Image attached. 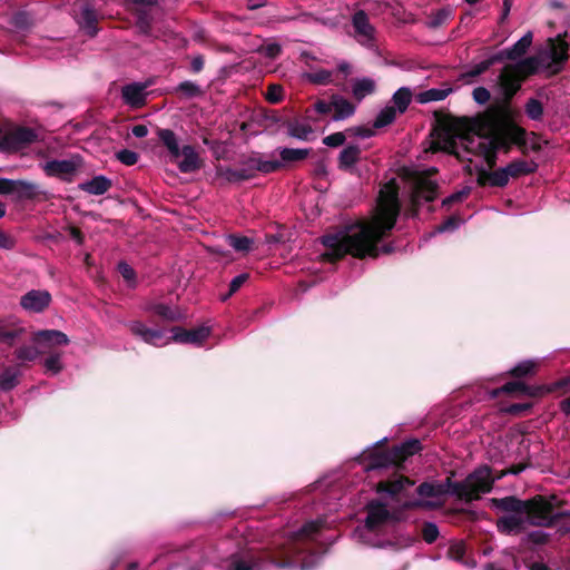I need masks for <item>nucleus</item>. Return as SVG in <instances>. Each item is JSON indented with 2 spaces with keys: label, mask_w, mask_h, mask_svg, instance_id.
<instances>
[{
  "label": "nucleus",
  "mask_w": 570,
  "mask_h": 570,
  "mask_svg": "<svg viewBox=\"0 0 570 570\" xmlns=\"http://www.w3.org/2000/svg\"><path fill=\"white\" fill-rule=\"evenodd\" d=\"M550 535L541 530L529 532L521 539V546L528 548L530 544L543 546L548 543Z\"/></svg>",
  "instance_id": "51"
},
{
  "label": "nucleus",
  "mask_w": 570,
  "mask_h": 570,
  "mask_svg": "<svg viewBox=\"0 0 570 570\" xmlns=\"http://www.w3.org/2000/svg\"><path fill=\"white\" fill-rule=\"evenodd\" d=\"M549 394V389L547 384L541 385H525V392L524 395L533 399H541Z\"/></svg>",
  "instance_id": "63"
},
{
  "label": "nucleus",
  "mask_w": 570,
  "mask_h": 570,
  "mask_svg": "<svg viewBox=\"0 0 570 570\" xmlns=\"http://www.w3.org/2000/svg\"><path fill=\"white\" fill-rule=\"evenodd\" d=\"M181 160H175L179 170L184 174H189L197 171L202 168L203 161L200 160L198 154L195 151L194 147L190 145H185L180 149Z\"/></svg>",
  "instance_id": "22"
},
{
  "label": "nucleus",
  "mask_w": 570,
  "mask_h": 570,
  "mask_svg": "<svg viewBox=\"0 0 570 570\" xmlns=\"http://www.w3.org/2000/svg\"><path fill=\"white\" fill-rule=\"evenodd\" d=\"M16 357L20 361H33L39 354H42L36 344L33 346H21L14 352Z\"/></svg>",
  "instance_id": "56"
},
{
  "label": "nucleus",
  "mask_w": 570,
  "mask_h": 570,
  "mask_svg": "<svg viewBox=\"0 0 570 570\" xmlns=\"http://www.w3.org/2000/svg\"><path fill=\"white\" fill-rule=\"evenodd\" d=\"M21 373L17 365L7 366L0 373V389L11 391L19 384Z\"/></svg>",
  "instance_id": "38"
},
{
  "label": "nucleus",
  "mask_w": 570,
  "mask_h": 570,
  "mask_svg": "<svg viewBox=\"0 0 570 570\" xmlns=\"http://www.w3.org/2000/svg\"><path fill=\"white\" fill-rule=\"evenodd\" d=\"M32 342L38 346L41 353H51L56 347L67 345L69 343L68 336L56 330H42L33 333Z\"/></svg>",
  "instance_id": "11"
},
{
  "label": "nucleus",
  "mask_w": 570,
  "mask_h": 570,
  "mask_svg": "<svg viewBox=\"0 0 570 570\" xmlns=\"http://www.w3.org/2000/svg\"><path fill=\"white\" fill-rule=\"evenodd\" d=\"M147 86L140 82H132L121 88V97L124 101L132 108H140L146 104Z\"/></svg>",
  "instance_id": "19"
},
{
  "label": "nucleus",
  "mask_w": 570,
  "mask_h": 570,
  "mask_svg": "<svg viewBox=\"0 0 570 570\" xmlns=\"http://www.w3.org/2000/svg\"><path fill=\"white\" fill-rule=\"evenodd\" d=\"M421 534L423 540L431 544L438 540L440 532L438 525L434 522L426 521L422 524Z\"/></svg>",
  "instance_id": "55"
},
{
  "label": "nucleus",
  "mask_w": 570,
  "mask_h": 570,
  "mask_svg": "<svg viewBox=\"0 0 570 570\" xmlns=\"http://www.w3.org/2000/svg\"><path fill=\"white\" fill-rule=\"evenodd\" d=\"M240 167L238 168H219L218 175L224 177L228 183H242L256 177L255 159L254 156H249L239 161Z\"/></svg>",
  "instance_id": "12"
},
{
  "label": "nucleus",
  "mask_w": 570,
  "mask_h": 570,
  "mask_svg": "<svg viewBox=\"0 0 570 570\" xmlns=\"http://www.w3.org/2000/svg\"><path fill=\"white\" fill-rule=\"evenodd\" d=\"M549 42L551 43L549 52L551 62H548L544 67L551 69V75H558L569 59L568 43L561 41L559 45H556L552 39H549Z\"/></svg>",
  "instance_id": "18"
},
{
  "label": "nucleus",
  "mask_w": 570,
  "mask_h": 570,
  "mask_svg": "<svg viewBox=\"0 0 570 570\" xmlns=\"http://www.w3.org/2000/svg\"><path fill=\"white\" fill-rule=\"evenodd\" d=\"M173 92L179 95L183 99H194L204 96L202 87L191 80L181 81L174 88Z\"/></svg>",
  "instance_id": "39"
},
{
  "label": "nucleus",
  "mask_w": 570,
  "mask_h": 570,
  "mask_svg": "<svg viewBox=\"0 0 570 570\" xmlns=\"http://www.w3.org/2000/svg\"><path fill=\"white\" fill-rule=\"evenodd\" d=\"M539 371V362L534 360H524L513 366L507 375L514 379L533 377Z\"/></svg>",
  "instance_id": "35"
},
{
  "label": "nucleus",
  "mask_w": 570,
  "mask_h": 570,
  "mask_svg": "<svg viewBox=\"0 0 570 570\" xmlns=\"http://www.w3.org/2000/svg\"><path fill=\"white\" fill-rule=\"evenodd\" d=\"M255 159L256 173L271 174L278 171L284 168V163L281 160H263L258 157V154L253 155Z\"/></svg>",
  "instance_id": "48"
},
{
  "label": "nucleus",
  "mask_w": 570,
  "mask_h": 570,
  "mask_svg": "<svg viewBox=\"0 0 570 570\" xmlns=\"http://www.w3.org/2000/svg\"><path fill=\"white\" fill-rule=\"evenodd\" d=\"M136 16V28L140 35L144 36H150L151 29H153V17L151 14L145 10V9H136L135 10Z\"/></svg>",
  "instance_id": "41"
},
{
  "label": "nucleus",
  "mask_w": 570,
  "mask_h": 570,
  "mask_svg": "<svg viewBox=\"0 0 570 570\" xmlns=\"http://www.w3.org/2000/svg\"><path fill=\"white\" fill-rule=\"evenodd\" d=\"M299 549L296 544H291L283 551L282 557L266 552L262 557L249 554L246 557L234 556L228 564L227 570H262V560L268 561L277 568H291L296 566Z\"/></svg>",
  "instance_id": "6"
},
{
  "label": "nucleus",
  "mask_w": 570,
  "mask_h": 570,
  "mask_svg": "<svg viewBox=\"0 0 570 570\" xmlns=\"http://www.w3.org/2000/svg\"><path fill=\"white\" fill-rule=\"evenodd\" d=\"M362 150L360 146L350 144L344 147L337 158L338 169L350 171L361 159Z\"/></svg>",
  "instance_id": "27"
},
{
  "label": "nucleus",
  "mask_w": 570,
  "mask_h": 570,
  "mask_svg": "<svg viewBox=\"0 0 570 570\" xmlns=\"http://www.w3.org/2000/svg\"><path fill=\"white\" fill-rule=\"evenodd\" d=\"M248 278H249L248 273H242V274L235 276L229 283L228 292L222 296V301L225 302L229 297H232L248 281Z\"/></svg>",
  "instance_id": "54"
},
{
  "label": "nucleus",
  "mask_w": 570,
  "mask_h": 570,
  "mask_svg": "<svg viewBox=\"0 0 570 570\" xmlns=\"http://www.w3.org/2000/svg\"><path fill=\"white\" fill-rule=\"evenodd\" d=\"M157 136L159 141L167 148L171 160H178L180 158V148L176 134L171 129L158 128Z\"/></svg>",
  "instance_id": "31"
},
{
  "label": "nucleus",
  "mask_w": 570,
  "mask_h": 570,
  "mask_svg": "<svg viewBox=\"0 0 570 570\" xmlns=\"http://www.w3.org/2000/svg\"><path fill=\"white\" fill-rule=\"evenodd\" d=\"M454 14V9L451 7H443L429 17L428 26L431 29H438L444 26Z\"/></svg>",
  "instance_id": "40"
},
{
  "label": "nucleus",
  "mask_w": 570,
  "mask_h": 570,
  "mask_svg": "<svg viewBox=\"0 0 570 570\" xmlns=\"http://www.w3.org/2000/svg\"><path fill=\"white\" fill-rule=\"evenodd\" d=\"M117 269H118L119 274L122 276V278L127 282L128 286L135 287V285H136L135 269L124 261L118 263Z\"/></svg>",
  "instance_id": "57"
},
{
  "label": "nucleus",
  "mask_w": 570,
  "mask_h": 570,
  "mask_svg": "<svg viewBox=\"0 0 570 570\" xmlns=\"http://www.w3.org/2000/svg\"><path fill=\"white\" fill-rule=\"evenodd\" d=\"M541 63V59L538 56H531L515 63H508V70L515 71L525 81L538 72Z\"/></svg>",
  "instance_id": "24"
},
{
  "label": "nucleus",
  "mask_w": 570,
  "mask_h": 570,
  "mask_svg": "<svg viewBox=\"0 0 570 570\" xmlns=\"http://www.w3.org/2000/svg\"><path fill=\"white\" fill-rule=\"evenodd\" d=\"M138 158V154L129 149H121L117 153V159L126 166H132L137 164Z\"/></svg>",
  "instance_id": "64"
},
{
  "label": "nucleus",
  "mask_w": 570,
  "mask_h": 570,
  "mask_svg": "<svg viewBox=\"0 0 570 570\" xmlns=\"http://www.w3.org/2000/svg\"><path fill=\"white\" fill-rule=\"evenodd\" d=\"M422 443L419 439H407L390 449L372 451L363 456L365 471H375L387 468H403L409 458L422 451Z\"/></svg>",
  "instance_id": "5"
},
{
  "label": "nucleus",
  "mask_w": 570,
  "mask_h": 570,
  "mask_svg": "<svg viewBox=\"0 0 570 570\" xmlns=\"http://www.w3.org/2000/svg\"><path fill=\"white\" fill-rule=\"evenodd\" d=\"M128 328L132 335L140 337L148 344L157 345V342L164 337L161 331L149 328L140 321L129 322Z\"/></svg>",
  "instance_id": "26"
},
{
  "label": "nucleus",
  "mask_w": 570,
  "mask_h": 570,
  "mask_svg": "<svg viewBox=\"0 0 570 570\" xmlns=\"http://www.w3.org/2000/svg\"><path fill=\"white\" fill-rule=\"evenodd\" d=\"M16 200H38V199H47L48 193L42 188L41 185L23 179L16 180Z\"/></svg>",
  "instance_id": "15"
},
{
  "label": "nucleus",
  "mask_w": 570,
  "mask_h": 570,
  "mask_svg": "<svg viewBox=\"0 0 570 570\" xmlns=\"http://www.w3.org/2000/svg\"><path fill=\"white\" fill-rule=\"evenodd\" d=\"M365 510L367 515L365 518L364 525L368 531L377 530L392 518L386 504L379 500H371L365 505Z\"/></svg>",
  "instance_id": "13"
},
{
  "label": "nucleus",
  "mask_w": 570,
  "mask_h": 570,
  "mask_svg": "<svg viewBox=\"0 0 570 570\" xmlns=\"http://www.w3.org/2000/svg\"><path fill=\"white\" fill-rule=\"evenodd\" d=\"M454 472L445 479L444 482H422L415 492L419 499H434L446 494L455 495L459 500L471 502L480 499L481 493H489L494 480L491 476V469L488 465L480 466L471 472L463 481L454 482L452 480Z\"/></svg>",
  "instance_id": "3"
},
{
  "label": "nucleus",
  "mask_w": 570,
  "mask_h": 570,
  "mask_svg": "<svg viewBox=\"0 0 570 570\" xmlns=\"http://www.w3.org/2000/svg\"><path fill=\"white\" fill-rule=\"evenodd\" d=\"M476 183L480 187H505L510 179L505 167L495 169L493 171H488L483 167H480L476 169Z\"/></svg>",
  "instance_id": "17"
},
{
  "label": "nucleus",
  "mask_w": 570,
  "mask_h": 570,
  "mask_svg": "<svg viewBox=\"0 0 570 570\" xmlns=\"http://www.w3.org/2000/svg\"><path fill=\"white\" fill-rule=\"evenodd\" d=\"M524 514H507L498 519L497 525L501 533L518 534L525 529Z\"/></svg>",
  "instance_id": "23"
},
{
  "label": "nucleus",
  "mask_w": 570,
  "mask_h": 570,
  "mask_svg": "<svg viewBox=\"0 0 570 570\" xmlns=\"http://www.w3.org/2000/svg\"><path fill=\"white\" fill-rule=\"evenodd\" d=\"M549 389V394L556 393L559 395H563L568 393L570 386V376H563L550 384H547Z\"/></svg>",
  "instance_id": "60"
},
{
  "label": "nucleus",
  "mask_w": 570,
  "mask_h": 570,
  "mask_svg": "<svg viewBox=\"0 0 570 570\" xmlns=\"http://www.w3.org/2000/svg\"><path fill=\"white\" fill-rule=\"evenodd\" d=\"M112 186V181L104 175H98L92 177L89 180L80 183L78 185V189L86 191L90 195H104L107 193Z\"/></svg>",
  "instance_id": "28"
},
{
  "label": "nucleus",
  "mask_w": 570,
  "mask_h": 570,
  "mask_svg": "<svg viewBox=\"0 0 570 570\" xmlns=\"http://www.w3.org/2000/svg\"><path fill=\"white\" fill-rule=\"evenodd\" d=\"M51 294L45 289H31L20 297V305L29 313H42L51 303Z\"/></svg>",
  "instance_id": "14"
},
{
  "label": "nucleus",
  "mask_w": 570,
  "mask_h": 570,
  "mask_svg": "<svg viewBox=\"0 0 570 570\" xmlns=\"http://www.w3.org/2000/svg\"><path fill=\"white\" fill-rule=\"evenodd\" d=\"M413 175L411 205L416 214L422 200L431 203L436 198L439 186L435 181L430 180L425 173H414Z\"/></svg>",
  "instance_id": "8"
},
{
  "label": "nucleus",
  "mask_w": 570,
  "mask_h": 570,
  "mask_svg": "<svg viewBox=\"0 0 570 570\" xmlns=\"http://www.w3.org/2000/svg\"><path fill=\"white\" fill-rule=\"evenodd\" d=\"M173 341L181 344H196L200 345L210 334L208 327L200 326L193 330H185L183 327H173Z\"/></svg>",
  "instance_id": "16"
},
{
  "label": "nucleus",
  "mask_w": 570,
  "mask_h": 570,
  "mask_svg": "<svg viewBox=\"0 0 570 570\" xmlns=\"http://www.w3.org/2000/svg\"><path fill=\"white\" fill-rule=\"evenodd\" d=\"M312 148H279L281 161L284 163V168L294 163L305 160L311 155Z\"/></svg>",
  "instance_id": "34"
},
{
  "label": "nucleus",
  "mask_w": 570,
  "mask_h": 570,
  "mask_svg": "<svg viewBox=\"0 0 570 570\" xmlns=\"http://www.w3.org/2000/svg\"><path fill=\"white\" fill-rule=\"evenodd\" d=\"M47 176L58 177L63 181H71V159L50 160L43 167Z\"/></svg>",
  "instance_id": "29"
},
{
  "label": "nucleus",
  "mask_w": 570,
  "mask_h": 570,
  "mask_svg": "<svg viewBox=\"0 0 570 570\" xmlns=\"http://www.w3.org/2000/svg\"><path fill=\"white\" fill-rule=\"evenodd\" d=\"M533 35L531 31H528L522 38H520L513 46L510 48H505L499 52L497 56H500L503 60L514 61L521 57H523L529 48L532 45Z\"/></svg>",
  "instance_id": "20"
},
{
  "label": "nucleus",
  "mask_w": 570,
  "mask_h": 570,
  "mask_svg": "<svg viewBox=\"0 0 570 570\" xmlns=\"http://www.w3.org/2000/svg\"><path fill=\"white\" fill-rule=\"evenodd\" d=\"M475 154L483 156L490 169H493L497 166L498 151L489 141H480L476 145Z\"/></svg>",
  "instance_id": "44"
},
{
  "label": "nucleus",
  "mask_w": 570,
  "mask_h": 570,
  "mask_svg": "<svg viewBox=\"0 0 570 570\" xmlns=\"http://www.w3.org/2000/svg\"><path fill=\"white\" fill-rule=\"evenodd\" d=\"M98 13L88 3L82 7L80 18L78 20L79 29L88 37L94 38L98 31Z\"/></svg>",
  "instance_id": "21"
},
{
  "label": "nucleus",
  "mask_w": 570,
  "mask_h": 570,
  "mask_svg": "<svg viewBox=\"0 0 570 570\" xmlns=\"http://www.w3.org/2000/svg\"><path fill=\"white\" fill-rule=\"evenodd\" d=\"M509 177L519 178L537 171L538 164L533 160L514 159L505 166Z\"/></svg>",
  "instance_id": "32"
},
{
  "label": "nucleus",
  "mask_w": 570,
  "mask_h": 570,
  "mask_svg": "<svg viewBox=\"0 0 570 570\" xmlns=\"http://www.w3.org/2000/svg\"><path fill=\"white\" fill-rule=\"evenodd\" d=\"M351 82L352 96L357 102H361L365 97L371 96L376 91V82L370 77L355 78L352 79Z\"/></svg>",
  "instance_id": "30"
},
{
  "label": "nucleus",
  "mask_w": 570,
  "mask_h": 570,
  "mask_svg": "<svg viewBox=\"0 0 570 570\" xmlns=\"http://www.w3.org/2000/svg\"><path fill=\"white\" fill-rule=\"evenodd\" d=\"M23 333L22 328H8L0 326V343L7 346H13Z\"/></svg>",
  "instance_id": "52"
},
{
  "label": "nucleus",
  "mask_w": 570,
  "mask_h": 570,
  "mask_svg": "<svg viewBox=\"0 0 570 570\" xmlns=\"http://www.w3.org/2000/svg\"><path fill=\"white\" fill-rule=\"evenodd\" d=\"M306 79L314 85H328L332 82V72L326 69H318L306 73Z\"/></svg>",
  "instance_id": "53"
},
{
  "label": "nucleus",
  "mask_w": 570,
  "mask_h": 570,
  "mask_svg": "<svg viewBox=\"0 0 570 570\" xmlns=\"http://www.w3.org/2000/svg\"><path fill=\"white\" fill-rule=\"evenodd\" d=\"M356 107L345 97L333 94L332 95V119L335 121L345 120L355 114Z\"/></svg>",
  "instance_id": "25"
},
{
  "label": "nucleus",
  "mask_w": 570,
  "mask_h": 570,
  "mask_svg": "<svg viewBox=\"0 0 570 570\" xmlns=\"http://www.w3.org/2000/svg\"><path fill=\"white\" fill-rule=\"evenodd\" d=\"M412 100V92L409 88L402 87L397 89L393 97L392 101L394 104V107L396 108V112L404 114L411 104Z\"/></svg>",
  "instance_id": "45"
},
{
  "label": "nucleus",
  "mask_w": 570,
  "mask_h": 570,
  "mask_svg": "<svg viewBox=\"0 0 570 570\" xmlns=\"http://www.w3.org/2000/svg\"><path fill=\"white\" fill-rule=\"evenodd\" d=\"M227 243L236 252L248 253L253 248L254 240L247 236L230 234L227 236Z\"/></svg>",
  "instance_id": "47"
},
{
  "label": "nucleus",
  "mask_w": 570,
  "mask_h": 570,
  "mask_svg": "<svg viewBox=\"0 0 570 570\" xmlns=\"http://www.w3.org/2000/svg\"><path fill=\"white\" fill-rule=\"evenodd\" d=\"M38 138L37 132L29 127H19L0 139V153H14L32 144Z\"/></svg>",
  "instance_id": "10"
},
{
  "label": "nucleus",
  "mask_w": 570,
  "mask_h": 570,
  "mask_svg": "<svg viewBox=\"0 0 570 570\" xmlns=\"http://www.w3.org/2000/svg\"><path fill=\"white\" fill-rule=\"evenodd\" d=\"M502 62V58L500 56H497V53L492 55L488 59H484L483 61L474 65L472 68H470L465 73L464 77L469 78H475L485 71H488L493 65Z\"/></svg>",
  "instance_id": "43"
},
{
  "label": "nucleus",
  "mask_w": 570,
  "mask_h": 570,
  "mask_svg": "<svg viewBox=\"0 0 570 570\" xmlns=\"http://www.w3.org/2000/svg\"><path fill=\"white\" fill-rule=\"evenodd\" d=\"M396 108L394 106H386L375 117L373 127L375 129H381L393 124L396 119Z\"/></svg>",
  "instance_id": "46"
},
{
  "label": "nucleus",
  "mask_w": 570,
  "mask_h": 570,
  "mask_svg": "<svg viewBox=\"0 0 570 570\" xmlns=\"http://www.w3.org/2000/svg\"><path fill=\"white\" fill-rule=\"evenodd\" d=\"M493 505L511 514H523L525 500L510 495L501 499H492Z\"/></svg>",
  "instance_id": "33"
},
{
  "label": "nucleus",
  "mask_w": 570,
  "mask_h": 570,
  "mask_svg": "<svg viewBox=\"0 0 570 570\" xmlns=\"http://www.w3.org/2000/svg\"><path fill=\"white\" fill-rule=\"evenodd\" d=\"M400 210L399 186L395 179H391L380 190L377 213L370 222L322 237V244L326 248L322 254L323 261L336 263L346 255L358 259L377 258L376 245L395 227Z\"/></svg>",
  "instance_id": "1"
},
{
  "label": "nucleus",
  "mask_w": 570,
  "mask_h": 570,
  "mask_svg": "<svg viewBox=\"0 0 570 570\" xmlns=\"http://www.w3.org/2000/svg\"><path fill=\"white\" fill-rule=\"evenodd\" d=\"M284 89L278 83H271L267 87L265 99L271 104H278L284 98Z\"/></svg>",
  "instance_id": "58"
},
{
  "label": "nucleus",
  "mask_w": 570,
  "mask_h": 570,
  "mask_svg": "<svg viewBox=\"0 0 570 570\" xmlns=\"http://www.w3.org/2000/svg\"><path fill=\"white\" fill-rule=\"evenodd\" d=\"M452 92V88L439 89L431 88L425 91H422L417 95L416 100L420 104H428L431 101H440L445 99Z\"/></svg>",
  "instance_id": "42"
},
{
  "label": "nucleus",
  "mask_w": 570,
  "mask_h": 570,
  "mask_svg": "<svg viewBox=\"0 0 570 570\" xmlns=\"http://www.w3.org/2000/svg\"><path fill=\"white\" fill-rule=\"evenodd\" d=\"M283 126L287 129V135L301 140H307L313 132L311 125L301 124L297 119H285Z\"/></svg>",
  "instance_id": "37"
},
{
  "label": "nucleus",
  "mask_w": 570,
  "mask_h": 570,
  "mask_svg": "<svg viewBox=\"0 0 570 570\" xmlns=\"http://www.w3.org/2000/svg\"><path fill=\"white\" fill-rule=\"evenodd\" d=\"M498 83L503 98L501 101H497L493 105H504L507 114H510V104L513 97L520 91L523 80L515 71L508 70V65H505L501 69Z\"/></svg>",
  "instance_id": "9"
},
{
  "label": "nucleus",
  "mask_w": 570,
  "mask_h": 570,
  "mask_svg": "<svg viewBox=\"0 0 570 570\" xmlns=\"http://www.w3.org/2000/svg\"><path fill=\"white\" fill-rule=\"evenodd\" d=\"M151 311L165 321L177 322L181 318V314L178 309L171 308L166 304H156L151 307Z\"/></svg>",
  "instance_id": "49"
},
{
  "label": "nucleus",
  "mask_w": 570,
  "mask_h": 570,
  "mask_svg": "<svg viewBox=\"0 0 570 570\" xmlns=\"http://www.w3.org/2000/svg\"><path fill=\"white\" fill-rule=\"evenodd\" d=\"M352 24L357 35L363 36L366 39L373 38L374 28L371 26L368 17L365 11H356L352 18Z\"/></svg>",
  "instance_id": "36"
},
{
  "label": "nucleus",
  "mask_w": 570,
  "mask_h": 570,
  "mask_svg": "<svg viewBox=\"0 0 570 570\" xmlns=\"http://www.w3.org/2000/svg\"><path fill=\"white\" fill-rule=\"evenodd\" d=\"M524 112L531 120H541L544 114L543 104L535 98H529L524 105Z\"/></svg>",
  "instance_id": "50"
},
{
  "label": "nucleus",
  "mask_w": 570,
  "mask_h": 570,
  "mask_svg": "<svg viewBox=\"0 0 570 570\" xmlns=\"http://www.w3.org/2000/svg\"><path fill=\"white\" fill-rule=\"evenodd\" d=\"M470 194H471V188L464 187L463 189L455 191L452 195H450L449 197L444 198L442 202V205L445 207H450L451 205H453L455 203L463 202L465 198L469 197Z\"/></svg>",
  "instance_id": "62"
},
{
  "label": "nucleus",
  "mask_w": 570,
  "mask_h": 570,
  "mask_svg": "<svg viewBox=\"0 0 570 570\" xmlns=\"http://www.w3.org/2000/svg\"><path fill=\"white\" fill-rule=\"evenodd\" d=\"M347 134L345 131L333 132L323 138V144L327 147L336 148L344 145Z\"/></svg>",
  "instance_id": "61"
},
{
  "label": "nucleus",
  "mask_w": 570,
  "mask_h": 570,
  "mask_svg": "<svg viewBox=\"0 0 570 570\" xmlns=\"http://www.w3.org/2000/svg\"><path fill=\"white\" fill-rule=\"evenodd\" d=\"M434 118L444 131L461 138L466 151H471L469 145L474 141L473 135H476L488 139L497 151L509 154L515 145L522 155H528V132L511 119L504 105H490L474 117H455L435 110Z\"/></svg>",
  "instance_id": "2"
},
{
  "label": "nucleus",
  "mask_w": 570,
  "mask_h": 570,
  "mask_svg": "<svg viewBox=\"0 0 570 570\" xmlns=\"http://www.w3.org/2000/svg\"><path fill=\"white\" fill-rule=\"evenodd\" d=\"M376 129L374 127L367 126H354L350 127L345 130L347 136L350 137H358V138H371L375 136Z\"/></svg>",
  "instance_id": "59"
},
{
  "label": "nucleus",
  "mask_w": 570,
  "mask_h": 570,
  "mask_svg": "<svg viewBox=\"0 0 570 570\" xmlns=\"http://www.w3.org/2000/svg\"><path fill=\"white\" fill-rule=\"evenodd\" d=\"M415 484L414 480L402 474H395L392 478L376 483L375 492L386 493L393 501L399 503L404 510H434L442 507V502L432 500L415 499L407 492V489Z\"/></svg>",
  "instance_id": "4"
},
{
  "label": "nucleus",
  "mask_w": 570,
  "mask_h": 570,
  "mask_svg": "<svg viewBox=\"0 0 570 570\" xmlns=\"http://www.w3.org/2000/svg\"><path fill=\"white\" fill-rule=\"evenodd\" d=\"M556 495H534L525 500L524 517L527 522L533 527L552 528L551 514Z\"/></svg>",
  "instance_id": "7"
}]
</instances>
